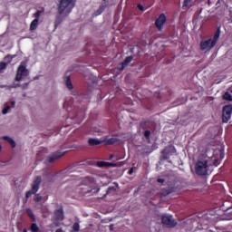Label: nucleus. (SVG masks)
Returning a JSON list of instances; mask_svg holds the SVG:
<instances>
[{"label":"nucleus","mask_w":232,"mask_h":232,"mask_svg":"<svg viewBox=\"0 0 232 232\" xmlns=\"http://www.w3.org/2000/svg\"><path fill=\"white\" fill-rule=\"evenodd\" d=\"M219 37H220V30H218L215 33L213 39H208L207 41L201 42L200 49L203 51L209 52V50L215 47V44H217V41H218Z\"/></svg>","instance_id":"obj_3"},{"label":"nucleus","mask_w":232,"mask_h":232,"mask_svg":"<svg viewBox=\"0 0 232 232\" xmlns=\"http://www.w3.org/2000/svg\"><path fill=\"white\" fill-rule=\"evenodd\" d=\"M23 232H28V230H26V228H24V229L23 230Z\"/></svg>","instance_id":"obj_39"},{"label":"nucleus","mask_w":232,"mask_h":232,"mask_svg":"<svg viewBox=\"0 0 232 232\" xmlns=\"http://www.w3.org/2000/svg\"><path fill=\"white\" fill-rule=\"evenodd\" d=\"M131 61H133V57H131V56L127 57V58L125 59V61H124L122 63H121V64L119 65V67H118L119 70H123V69H125L126 66H128V63H130Z\"/></svg>","instance_id":"obj_13"},{"label":"nucleus","mask_w":232,"mask_h":232,"mask_svg":"<svg viewBox=\"0 0 232 232\" xmlns=\"http://www.w3.org/2000/svg\"><path fill=\"white\" fill-rule=\"evenodd\" d=\"M102 14V8H100V9H99L98 14Z\"/></svg>","instance_id":"obj_36"},{"label":"nucleus","mask_w":232,"mask_h":232,"mask_svg":"<svg viewBox=\"0 0 232 232\" xmlns=\"http://www.w3.org/2000/svg\"><path fill=\"white\" fill-rule=\"evenodd\" d=\"M8 111H10V106L7 105L6 107H5L3 109L2 113H3V115H6V113H8Z\"/></svg>","instance_id":"obj_27"},{"label":"nucleus","mask_w":232,"mask_h":232,"mask_svg":"<svg viewBox=\"0 0 232 232\" xmlns=\"http://www.w3.org/2000/svg\"><path fill=\"white\" fill-rule=\"evenodd\" d=\"M80 228H81V227L79 226V223L73 224V226H72L73 231H79Z\"/></svg>","instance_id":"obj_28"},{"label":"nucleus","mask_w":232,"mask_h":232,"mask_svg":"<svg viewBox=\"0 0 232 232\" xmlns=\"http://www.w3.org/2000/svg\"><path fill=\"white\" fill-rule=\"evenodd\" d=\"M30 230H31L32 232H37V231H39V227H37V224L33 223V224L31 225Z\"/></svg>","instance_id":"obj_23"},{"label":"nucleus","mask_w":232,"mask_h":232,"mask_svg":"<svg viewBox=\"0 0 232 232\" xmlns=\"http://www.w3.org/2000/svg\"><path fill=\"white\" fill-rule=\"evenodd\" d=\"M6 68V63H0V70H5Z\"/></svg>","instance_id":"obj_29"},{"label":"nucleus","mask_w":232,"mask_h":232,"mask_svg":"<svg viewBox=\"0 0 232 232\" xmlns=\"http://www.w3.org/2000/svg\"><path fill=\"white\" fill-rule=\"evenodd\" d=\"M223 99L225 101H232V96L229 94V92H226L224 95H223Z\"/></svg>","instance_id":"obj_24"},{"label":"nucleus","mask_w":232,"mask_h":232,"mask_svg":"<svg viewBox=\"0 0 232 232\" xmlns=\"http://www.w3.org/2000/svg\"><path fill=\"white\" fill-rule=\"evenodd\" d=\"M224 159V150L218 149L216 150H207L206 154L199 157L195 164V171L197 175H208L209 166H218V160Z\"/></svg>","instance_id":"obj_1"},{"label":"nucleus","mask_w":232,"mask_h":232,"mask_svg":"<svg viewBox=\"0 0 232 232\" xmlns=\"http://www.w3.org/2000/svg\"><path fill=\"white\" fill-rule=\"evenodd\" d=\"M37 26H39V20L34 19L31 24H30V30L34 31V30H37Z\"/></svg>","instance_id":"obj_18"},{"label":"nucleus","mask_w":232,"mask_h":232,"mask_svg":"<svg viewBox=\"0 0 232 232\" xmlns=\"http://www.w3.org/2000/svg\"><path fill=\"white\" fill-rule=\"evenodd\" d=\"M162 224L169 226V227H174V226H177V221H175L172 216L164 215L162 217Z\"/></svg>","instance_id":"obj_7"},{"label":"nucleus","mask_w":232,"mask_h":232,"mask_svg":"<svg viewBox=\"0 0 232 232\" xmlns=\"http://www.w3.org/2000/svg\"><path fill=\"white\" fill-rule=\"evenodd\" d=\"M102 142H105L106 144H117V142H119V139L117 138H108V136H106L104 138V140H102Z\"/></svg>","instance_id":"obj_14"},{"label":"nucleus","mask_w":232,"mask_h":232,"mask_svg":"<svg viewBox=\"0 0 232 232\" xmlns=\"http://www.w3.org/2000/svg\"><path fill=\"white\" fill-rule=\"evenodd\" d=\"M133 174V168L130 169L129 170V175H132Z\"/></svg>","instance_id":"obj_34"},{"label":"nucleus","mask_w":232,"mask_h":232,"mask_svg":"<svg viewBox=\"0 0 232 232\" xmlns=\"http://www.w3.org/2000/svg\"><path fill=\"white\" fill-rule=\"evenodd\" d=\"M227 206V202H225L222 207V210L225 211L222 220H232V206L226 208Z\"/></svg>","instance_id":"obj_8"},{"label":"nucleus","mask_w":232,"mask_h":232,"mask_svg":"<svg viewBox=\"0 0 232 232\" xmlns=\"http://www.w3.org/2000/svg\"><path fill=\"white\" fill-rule=\"evenodd\" d=\"M191 1L192 0H185L183 4V8H188V6H191Z\"/></svg>","instance_id":"obj_25"},{"label":"nucleus","mask_w":232,"mask_h":232,"mask_svg":"<svg viewBox=\"0 0 232 232\" xmlns=\"http://www.w3.org/2000/svg\"><path fill=\"white\" fill-rule=\"evenodd\" d=\"M208 5H211V1L210 0H208Z\"/></svg>","instance_id":"obj_40"},{"label":"nucleus","mask_w":232,"mask_h":232,"mask_svg":"<svg viewBox=\"0 0 232 232\" xmlns=\"http://www.w3.org/2000/svg\"><path fill=\"white\" fill-rule=\"evenodd\" d=\"M124 164H126V161H122L119 164V166H124ZM99 168H102L104 166H107V168H115L118 165L117 164H113V163H110V162H99L98 163Z\"/></svg>","instance_id":"obj_12"},{"label":"nucleus","mask_w":232,"mask_h":232,"mask_svg":"<svg viewBox=\"0 0 232 232\" xmlns=\"http://www.w3.org/2000/svg\"><path fill=\"white\" fill-rule=\"evenodd\" d=\"M91 134H93V132H90Z\"/></svg>","instance_id":"obj_42"},{"label":"nucleus","mask_w":232,"mask_h":232,"mask_svg":"<svg viewBox=\"0 0 232 232\" xmlns=\"http://www.w3.org/2000/svg\"><path fill=\"white\" fill-rule=\"evenodd\" d=\"M169 151L170 153H175L177 150H175V147L169 146V148L165 149L162 153L163 155H166V153H169Z\"/></svg>","instance_id":"obj_19"},{"label":"nucleus","mask_w":232,"mask_h":232,"mask_svg":"<svg viewBox=\"0 0 232 232\" xmlns=\"http://www.w3.org/2000/svg\"><path fill=\"white\" fill-rule=\"evenodd\" d=\"M29 73L30 72L26 69L24 63H21L17 69L15 81H22V79H24V77H28Z\"/></svg>","instance_id":"obj_4"},{"label":"nucleus","mask_w":232,"mask_h":232,"mask_svg":"<svg viewBox=\"0 0 232 232\" xmlns=\"http://www.w3.org/2000/svg\"><path fill=\"white\" fill-rule=\"evenodd\" d=\"M91 188H93L95 186V179H92V182L89 184Z\"/></svg>","instance_id":"obj_33"},{"label":"nucleus","mask_w":232,"mask_h":232,"mask_svg":"<svg viewBox=\"0 0 232 232\" xmlns=\"http://www.w3.org/2000/svg\"><path fill=\"white\" fill-rule=\"evenodd\" d=\"M43 14V12L41 11H37L34 14V19H37V21H39V17H41V14Z\"/></svg>","instance_id":"obj_26"},{"label":"nucleus","mask_w":232,"mask_h":232,"mask_svg":"<svg viewBox=\"0 0 232 232\" xmlns=\"http://www.w3.org/2000/svg\"><path fill=\"white\" fill-rule=\"evenodd\" d=\"M158 182H160V183H161V184H162V183L164 182V179H158Z\"/></svg>","instance_id":"obj_35"},{"label":"nucleus","mask_w":232,"mask_h":232,"mask_svg":"<svg viewBox=\"0 0 232 232\" xmlns=\"http://www.w3.org/2000/svg\"><path fill=\"white\" fill-rule=\"evenodd\" d=\"M95 133H98V135H101L102 133V128L96 129Z\"/></svg>","instance_id":"obj_30"},{"label":"nucleus","mask_w":232,"mask_h":232,"mask_svg":"<svg viewBox=\"0 0 232 232\" xmlns=\"http://www.w3.org/2000/svg\"><path fill=\"white\" fill-rule=\"evenodd\" d=\"M34 202H36L35 208L37 209H43V206H44V202H46V199H44V198H43V196L37 194L34 197Z\"/></svg>","instance_id":"obj_9"},{"label":"nucleus","mask_w":232,"mask_h":232,"mask_svg":"<svg viewBox=\"0 0 232 232\" xmlns=\"http://www.w3.org/2000/svg\"><path fill=\"white\" fill-rule=\"evenodd\" d=\"M166 23V14H161L159 18L156 20L155 24L158 29L161 30Z\"/></svg>","instance_id":"obj_10"},{"label":"nucleus","mask_w":232,"mask_h":232,"mask_svg":"<svg viewBox=\"0 0 232 232\" xmlns=\"http://www.w3.org/2000/svg\"><path fill=\"white\" fill-rule=\"evenodd\" d=\"M138 8L140 10V12H144L146 10L142 5H138Z\"/></svg>","instance_id":"obj_32"},{"label":"nucleus","mask_w":232,"mask_h":232,"mask_svg":"<svg viewBox=\"0 0 232 232\" xmlns=\"http://www.w3.org/2000/svg\"><path fill=\"white\" fill-rule=\"evenodd\" d=\"M3 150V146L0 144V151H2Z\"/></svg>","instance_id":"obj_38"},{"label":"nucleus","mask_w":232,"mask_h":232,"mask_svg":"<svg viewBox=\"0 0 232 232\" xmlns=\"http://www.w3.org/2000/svg\"><path fill=\"white\" fill-rule=\"evenodd\" d=\"M102 140H99L97 139H89L90 146H99V144H102Z\"/></svg>","instance_id":"obj_17"},{"label":"nucleus","mask_w":232,"mask_h":232,"mask_svg":"<svg viewBox=\"0 0 232 232\" xmlns=\"http://www.w3.org/2000/svg\"><path fill=\"white\" fill-rule=\"evenodd\" d=\"M54 215H55L57 220H63V218H64V214L63 213V208H59L58 210H56Z\"/></svg>","instance_id":"obj_16"},{"label":"nucleus","mask_w":232,"mask_h":232,"mask_svg":"<svg viewBox=\"0 0 232 232\" xmlns=\"http://www.w3.org/2000/svg\"><path fill=\"white\" fill-rule=\"evenodd\" d=\"M41 177H36L33 186H32V190H29L26 192L25 197L26 198H30V197H32V195H34V193H36L37 191H39V186L41 184Z\"/></svg>","instance_id":"obj_6"},{"label":"nucleus","mask_w":232,"mask_h":232,"mask_svg":"<svg viewBox=\"0 0 232 232\" xmlns=\"http://www.w3.org/2000/svg\"><path fill=\"white\" fill-rule=\"evenodd\" d=\"M3 140H6L12 148H15L17 144L15 143V140L8 136H3Z\"/></svg>","instance_id":"obj_15"},{"label":"nucleus","mask_w":232,"mask_h":232,"mask_svg":"<svg viewBox=\"0 0 232 232\" xmlns=\"http://www.w3.org/2000/svg\"><path fill=\"white\" fill-rule=\"evenodd\" d=\"M150 135H151V132L150 130L145 131V137L146 139H150Z\"/></svg>","instance_id":"obj_31"},{"label":"nucleus","mask_w":232,"mask_h":232,"mask_svg":"<svg viewBox=\"0 0 232 232\" xmlns=\"http://www.w3.org/2000/svg\"><path fill=\"white\" fill-rule=\"evenodd\" d=\"M12 106H15V102H11Z\"/></svg>","instance_id":"obj_37"},{"label":"nucleus","mask_w":232,"mask_h":232,"mask_svg":"<svg viewBox=\"0 0 232 232\" xmlns=\"http://www.w3.org/2000/svg\"><path fill=\"white\" fill-rule=\"evenodd\" d=\"M26 213L30 217V218H32V220H35V216L34 215V212L32 211V209L27 208Z\"/></svg>","instance_id":"obj_21"},{"label":"nucleus","mask_w":232,"mask_h":232,"mask_svg":"<svg viewBox=\"0 0 232 232\" xmlns=\"http://www.w3.org/2000/svg\"><path fill=\"white\" fill-rule=\"evenodd\" d=\"M115 191H117V186L109 187V188L107 190V194L110 195L111 193H115Z\"/></svg>","instance_id":"obj_22"},{"label":"nucleus","mask_w":232,"mask_h":232,"mask_svg":"<svg viewBox=\"0 0 232 232\" xmlns=\"http://www.w3.org/2000/svg\"><path fill=\"white\" fill-rule=\"evenodd\" d=\"M111 159H113V155H111Z\"/></svg>","instance_id":"obj_41"},{"label":"nucleus","mask_w":232,"mask_h":232,"mask_svg":"<svg viewBox=\"0 0 232 232\" xmlns=\"http://www.w3.org/2000/svg\"><path fill=\"white\" fill-rule=\"evenodd\" d=\"M232 105H226L222 110V122L227 124L228 121H231Z\"/></svg>","instance_id":"obj_5"},{"label":"nucleus","mask_w":232,"mask_h":232,"mask_svg":"<svg viewBox=\"0 0 232 232\" xmlns=\"http://www.w3.org/2000/svg\"><path fill=\"white\" fill-rule=\"evenodd\" d=\"M73 6H75V0H60L59 14L63 16L69 15L72 10H73Z\"/></svg>","instance_id":"obj_2"},{"label":"nucleus","mask_w":232,"mask_h":232,"mask_svg":"<svg viewBox=\"0 0 232 232\" xmlns=\"http://www.w3.org/2000/svg\"><path fill=\"white\" fill-rule=\"evenodd\" d=\"M66 152L63 151H56L53 155L49 156L48 158V162H54V160H57V159H61L63 155H64Z\"/></svg>","instance_id":"obj_11"},{"label":"nucleus","mask_w":232,"mask_h":232,"mask_svg":"<svg viewBox=\"0 0 232 232\" xmlns=\"http://www.w3.org/2000/svg\"><path fill=\"white\" fill-rule=\"evenodd\" d=\"M66 87L68 88V90H73V84H72V80H70V77L66 78Z\"/></svg>","instance_id":"obj_20"}]
</instances>
